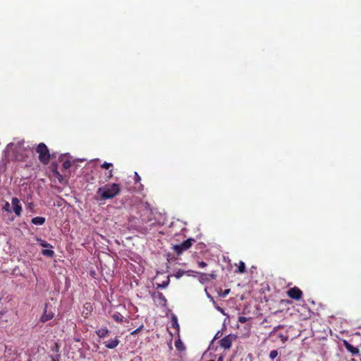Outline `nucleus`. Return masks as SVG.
Listing matches in <instances>:
<instances>
[{"label": "nucleus", "mask_w": 361, "mask_h": 361, "mask_svg": "<svg viewBox=\"0 0 361 361\" xmlns=\"http://www.w3.org/2000/svg\"><path fill=\"white\" fill-rule=\"evenodd\" d=\"M140 212V219L142 224H148L146 226H140L139 231L143 234L147 233L157 224L154 219V214L147 202H140L137 206Z\"/></svg>", "instance_id": "1"}, {"label": "nucleus", "mask_w": 361, "mask_h": 361, "mask_svg": "<svg viewBox=\"0 0 361 361\" xmlns=\"http://www.w3.org/2000/svg\"><path fill=\"white\" fill-rule=\"evenodd\" d=\"M120 192L121 187L117 183L106 184L99 188L97 191V194L100 196L102 200L112 199L119 195Z\"/></svg>", "instance_id": "2"}, {"label": "nucleus", "mask_w": 361, "mask_h": 361, "mask_svg": "<svg viewBox=\"0 0 361 361\" xmlns=\"http://www.w3.org/2000/svg\"><path fill=\"white\" fill-rule=\"evenodd\" d=\"M36 152L39 154V160L42 164L47 165L49 163L51 154L44 143L41 142L37 145Z\"/></svg>", "instance_id": "3"}, {"label": "nucleus", "mask_w": 361, "mask_h": 361, "mask_svg": "<svg viewBox=\"0 0 361 361\" xmlns=\"http://www.w3.org/2000/svg\"><path fill=\"white\" fill-rule=\"evenodd\" d=\"M195 241L193 238H188L180 244L174 245L173 250L177 255H180L183 252L188 250Z\"/></svg>", "instance_id": "4"}, {"label": "nucleus", "mask_w": 361, "mask_h": 361, "mask_svg": "<svg viewBox=\"0 0 361 361\" xmlns=\"http://www.w3.org/2000/svg\"><path fill=\"white\" fill-rule=\"evenodd\" d=\"M287 295L291 299L300 300L302 297V291L297 286L290 288L287 291Z\"/></svg>", "instance_id": "5"}, {"label": "nucleus", "mask_w": 361, "mask_h": 361, "mask_svg": "<svg viewBox=\"0 0 361 361\" xmlns=\"http://www.w3.org/2000/svg\"><path fill=\"white\" fill-rule=\"evenodd\" d=\"M49 304L46 303L44 305V312L39 319V321L42 323H45L52 319L54 317V313L51 310H49Z\"/></svg>", "instance_id": "6"}, {"label": "nucleus", "mask_w": 361, "mask_h": 361, "mask_svg": "<svg viewBox=\"0 0 361 361\" xmlns=\"http://www.w3.org/2000/svg\"><path fill=\"white\" fill-rule=\"evenodd\" d=\"M236 336L233 334H229L220 341V346L224 349H229L231 347V344Z\"/></svg>", "instance_id": "7"}, {"label": "nucleus", "mask_w": 361, "mask_h": 361, "mask_svg": "<svg viewBox=\"0 0 361 361\" xmlns=\"http://www.w3.org/2000/svg\"><path fill=\"white\" fill-rule=\"evenodd\" d=\"M13 210L17 216H20L22 212V206L20 200L17 197H13L11 200Z\"/></svg>", "instance_id": "8"}, {"label": "nucleus", "mask_w": 361, "mask_h": 361, "mask_svg": "<svg viewBox=\"0 0 361 361\" xmlns=\"http://www.w3.org/2000/svg\"><path fill=\"white\" fill-rule=\"evenodd\" d=\"M344 346L352 355H357L359 354V349L346 341H344Z\"/></svg>", "instance_id": "9"}, {"label": "nucleus", "mask_w": 361, "mask_h": 361, "mask_svg": "<svg viewBox=\"0 0 361 361\" xmlns=\"http://www.w3.org/2000/svg\"><path fill=\"white\" fill-rule=\"evenodd\" d=\"M153 298H157L159 300V304L162 306H166L167 304V300L165 296L161 292L154 293L152 295Z\"/></svg>", "instance_id": "10"}, {"label": "nucleus", "mask_w": 361, "mask_h": 361, "mask_svg": "<svg viewBox=\"0 0 361 361\" xmlns=\"http://www.w3.org/2000/svg\"><path fill=\"white\" fill-rule=\"evenodd\" d=\"M118 343L119 340L117 338L104 343V345L109 349L115 348L118 345Z\"/></svg>", "instance_id": "11"}, {"label": "nucleus", "mask_w": 361, "mask_h": 361, "mask_svg": "<svg viewBox=\"0 0 361 361\" xmlns=\"http://www.w3.org/2000/svg\"><path fill=\"white\" fill-rule=\"evenodd\" d=\"M216 278V274H215L214 271H212L210 274L200 273L201 281H207V280H209L210 279H215Z\"/></svg>", "instance_id": "12"}, {"label": "nucleus", "mask_w": 361, "mask_h": 361, "mask_svg": "<svg viewBox=\"0 0 361 361\" xmlns=\"http://www.w3.org/2000/svg\"><path fill=\"white\" fill-rule=\"evenodd\" d=\"M31 222L35 225H43L45 222V218L42 216H36L32 219Z\"/></svg>", "instance_id": "13"}, {"label": "nucleus", "mask_w": 361, "mask_h": 361, "mask_svg": "<svg viewBox=\"0 0 361 361\" xmlns=\"http://www.w3.org/2000/svg\"><path fill=\"white\" fill-rule=\"evenodd\" d=\"M109 332V331L107 328H101L96 331V334L99 338H104L108 335Z\"/></svg>", "instance_id": "14"}, {"label": "nucleus", "mask_w": 361, "mask_h": 361, "mask_svg": "<svg viewBox=\"0 0 361 361\" xmlns=\"http://www.w3.org/2000/svg\"><path fill=\"white\" fill-rule=\"evenodd\" d=\"M112 318L114 320L118 323H122L123 317L121 315V313L116 312L112 314Z\"/></svg>", "instance_id": "15"}, {"label": "nucleus", "mask_w": 361, "mask_h": 361, "mask_svg": "<svg viewBox=\"0 0 361 361\" xmlns=\"http://www.w3.org/2000/svg\"><path fill=\"white\" fill-rule=\"evenodd\" d=\"M51 168H52V171H53L54 173L56 176V177L59 178V180H61V179H62V175L60 174V173L57 170V164L52 163Z\"/></svg>", "instance_id": "16"}, {"label": "nucleus", "mask_w": 361, "mask_h": 361, "mask_svg": "<svg viewBox=\"0 0 361 361\" xmlns=\"http://www.w3.org/2000/svg\"><path fill=\"white\" fill-rule=\"evenodd\" d=\"M42 254L44 256H47L49 257H53L54 255V252L51 249H44L42 250Z\"/></svg>", "instance_id": "17"}, {"label": "nucleus", "mask_w": 361, "mask_h": 361, "mask_svg": "<svg viewBox=\"0 0 361 361\" xmlns=\"http://www.w3.org/2000/svg\"><path fill=\"white\" fill-rule=\"evenodd\" d=\"M169 283H170V279H169V276H168L166 278V279L165 281H164L161 283H157V288H165L169 286Z\"/></svg>", "instance_id": "18"}, {"label": "nucleus", "mask_w": 361, "mask_h": 361, "mask_svg": "<svg viewBox=\"0 0 361 361\" xmlns=\"http://www.w3.org/2000/svg\"><path fill=\"white\" fill-rule=\"evenodd\" d=\"M37 241L39 243V245L43 247H50V248H52V245H50L49 243H48L47 241L41 239V238H37Z\"/></svg>", "instance_id": "19"}, {"label": "nucleus", "mask_w": 361, "mask_h": 361, "mask_svg": "<svg viewBox=\"0 0 361 361\" xmlns=\"http://www.w3.org/2000/svg\"><path fill=\"white\" fill-rule=\"evenodd\" d=\"M171 325L176 329L178 331H179V324L178 323V319L176 317L173 316L171 319Z\"/></svg>", "instance_id": "20"}, {"label": "nucleus", "mask_w": 361, "mask_h": 361, "mask_svg": "<svg viewBox=\"0 0 361 361\" xmlns=\"http://www.w3.org/2000/svg\"><path fill=\"white\" fill-rule=\"evenodd\" d=\"M175 346L178 350H183L185 348L183 342L180 339L175 341Z\"/></svg>", "instance_id": "21"}, {"label": "nucleus", "mask_w": 361, "mask_h": 361, "mask_svg": "<svg viewBox=\"0 0 361 361\" xmlns=\"http://www.w3.org/2000/svg\"><path fill=\"white\" fill-rule=\"evenodd\" d=\"M238 271L243 274L245 271V264L243 262L240 261L238 267Z\"/></svg>", "instance_id": "22"}, {"label": "nucleus", "mask_w": 361, "mask_h": 361, "mask_svg": "<svg viewBox=\"0 0 361 361\" xmlns=\"http://www.w3.org/2000/svg\"><path fill=\"white\" fill-rule=\"evenodd\" d=\"M230 292L231 289L229 288L225 290H220V291L219 292V295L221 298H225L226 295L229 294Z\"/></svg>", "instance_id": "23"}, {"label": "nucleus", "mask_w": 361, "mask_h": 361, "mask_svg": "<svg viewBox=\"0 0 361 361\" xmlns=\"http://www.w3.org/2000/svg\"><path fill=\"white\" fill-rule=\"evenodd\" d=\"M185 271H183L182 269H178L175 274H174V276L176 278V279H180L181 278L184 274H185Z\"/></svg>", "instance_id": "24"}, {"label": "nucleus", "mask_w": 361, "mask_h": 361, "mask_svg": "<svg viewBox=\"0 0 361 361\" xmlns=\"http://www.w3.org/2000/svg\"><path fill=\"white\" fill-rule=\"evenodd\" d=\"M71 161L70 160H66L63 163V168L64 169H68L71 166Z\"/></svg>", "instance_id": "25"}, {"label": "nucleus", "mask_w": 361, "mask_h": 361, "mask_svg": "<svg viewBox=\"0 0 361 361\" xmlns=\"http://www.w3.org/2000/svg\"><path fill=\"white\" fill-rule=\"evenodd\" d=\"M278 351L276 350H273L270 352L269 353V357L271 359V360H274V358H276L278 355Z\"/></svg>", "instance_id": "26"}, {"label": "nucleus", "mask_w": 361, "mask_h": 361, "mask_svg": "<svg viewBox=\"0 0 361 361\" xmlns=\"http://www.w3.org/2000/svg\"><path fill=\"white\" fill-rule=\"evenodd\" d=\"M113 166V164L111 163H107V162H104L102 164L101 167L103 168V169H110L111 166Z\"/></svg>", "instance_id": "27"}, {"label": "nucleus", "mask_w": 361, "mask_h": 361, "mask_svg": "<svg viewBox=\"0 0 361 361\" xmlns=\"http://www.w3.org/2000/svg\"><path fill=\"white\" fill-rule=\"evenodd\" d=\"M3 209L6 211V212H11V207H10V204L6 202L4 204V206L3 207Z\"/></svg>", "instance_id": "28"}, {"label": "nucleus", "mask_w": 361, "mask_h": 361, "mask_svg": "<svg viewBox=\"0 0 361 361\" xmlns=\"http://www.w3.org/2000/svg\"><path fill=\"white\" fill-rule=\"evenodd\" d=\"M247 320H248V319L245 317H238V322L242 324L245 323L246 322H247Z\"/></svg>", "instance_id": "29"}, {"label": "nucleus", "mask_w": 361, "mask_h": 361, "mask_svg": "<svg viewBox=\"0 0 361 361\" xmlns=\"http://www.w3.org/2000/svg\"><path fill=\"white\" fill-rule=\"evenodd\" d=\"M141 180V178L137 172H135V183H140Z\"/></svg>", "instance_id": "30"}, {"label": "nucleus", "mask_w": 361, "mask_h": 361, "mask_svg": "<svg viewBox=\"0 0 361 361\" xmlns=\"http://www.w3.org/2000/svg\"><path fill=\"white\" fill-rule=\"evenodd\" d=\"M198 266H199V267L204 268L207 266V263L204 262H199Z\"/></svg>", "instance_id": "31"}, {"label": "nucleus", "mask_w": 361, "mask_h": 361, "mask_svg": "<svg viewBox=\"0 0 361 361\" xmlns=\"http://www.w3.org/2000/svg\"><path fill=\"white\" fill-rule=\"evenodd\" d=\"M142 328V326H141L140 327L136 329L135 331H133L131 334L132 335H135V334H137L140 332V329Z\"/></svg>", "instance_id": "32"}, {"label": "nucleus", "mask_w": 361, "mask_h": 361, "mask_svg": "<svg viewBox=\"0 0 361 361\" xmlns=\"http://www.w3.org/2000/svg\"><path fill=\"white\" fill-rule=\"evenodd\" d=\"M112 176H113V171L110 170L107 173V178H108V179H110L111 178H112Z\"/></svg>", "instance_id": "33"}, {"label": "nucleus", "mask_w": 361, "mask_h": 361, "mask_svg": "<svg viewBox=\"0 0 361 361\" xmlns=\"http://www.w3.org/2000/svg\"><path fill=\"white\" fill-rule=\"evenodd\" d=\"M130 361H142V358L140 356H136L133 358Z\"/></svg>", "instance_id": "34"}, {"label": "nucleus", "mask_w": 361, "mask_h": 361, "mask_svg": "<svg viewBox=\"0 0 361 361\" xmlns=\"http://www.w3.org/2000/svg\"><path fill=\"white\" fill-rule=\"evenodd\" d=\"M59 344L57 343H55V344H54V350H55V351L56 353L59 351Z\"/></svg>", "instance_id": "35"}, {"label": "nucleus", "mask_w": 361, "mask_h": 361, "mask_svg": "<svg viewBox=\"0 0 361 361\" xmlns=\"http://www.w3.org/2000/svg\"><path fill=\"white\" fill-rule=\"evenodd\" d=\"M185 272H186L185 274H187L188 276H191L192 273H193L194 271L192 270H188V271H186Z\"/></svg>", "instance_id": "36"}, {"label": "nucleus", "mask_w": 361, "mask_h": 361, "mask_svg": "<svg viewBox=\"0 0 361 361\" xmlns=\"http://www.w3.org/2000/svg\"><path fill=\"white\" fill-rule=\"evenodd\" d=\"M59 355H56V357H52V361H59Z\"/></svg>", "instance_id": "37"}, {"label": "nucleus", "mask_w": 361, "mask_h": 361, "mask_svg": "<svg viewBox=\"0 0 361 361\" xmlns=\"http://www.w3.org/2000/svg\"><path fill=\"white\" fill-rule=\"evenodd\" d=\"M280 337L281 338V341L283 342H285L287 340V337L283 336V335H280Z\"/></svg>", "instance_id": "38"}, {"label": "nucleus", "mask_w": 361, "mask_h": 361, "mask_svg": "<svg viewBox=\"0 0 361 361\" xmlns=\"http://www.w3.org/2000/svg\"><path fill=\"white\" fill-rule=\"evenodd\" d=\"M217 361H224V358L222 357H219Z\"/></svg>", "instance_id": "39"}, {"label": "nucleus", "mask_w": 361, "mask_h": 361, "mask_svg": "<svg viewBox=\"0 0 361 361\" xmlns=\"http://www.w3.org/2000/svg\"><path fill=\"white\" fill-rule=\"evenodd\" d=\"M63 156H61V158H60V159H61V161H63Z\"/></svg>", "instance_id": "40"}]
</instances>
